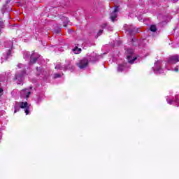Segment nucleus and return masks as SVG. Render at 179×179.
I'll return each instance as SVG.
<instances>
[{
    "label": "nucleus",
    "mask_w": 179,
    "mask_h": 179,
    "mask_svg": "<svg viewBox=\"0 0 179 179\" xmlns=\"http://www.w3.org/2000/svg\"><path fill=\"white\" fill-rule=\"evenodd\" d=\"M18 70L17 73L15 75L14 80L17 82V85H20L21 83L23 82L24 80V76H26V73L23 70V68H24V65L20 64L17 66Z\"/></svg>",
    "instance_id": "1"
},
{
    "label": "nucleus",
    "mask_w": 179,
    "mask_h": 179,
    "mask_svg": "<svg viewBox=\"0 0 179 179\" xmlns=\"http://www.w3.org/2000/svg\"><path fill=\"white\" fill-rule=\"evenodd\" d=\"M178 61H179L178 55H172V56L169 57V58L168 59V62L166 63V69L168 71H170V65H173V64H177V62H178Z\"/></svg>",
    "instance_id": "2"
},
{
    "label": "nucleus",
    "mask_w": 179,
    "mask_h": 179,
    "mask_svg": "<svg viewBox=\"0 0 179 179\" xmlns=\"http://www.w3.org/2000/svg\"><path fill=\"white\" fill-rule=\"evenodd\" d=\"M87 65H89V59L87 58H84L77 63V66H78L80 69H85V68H87Z\"/></svg>",
    "instance_id": "3"
},
{
    "label": "nucleus",
    "mask_w": 179,
    "mask_h": 179,
    "mask_svg": "<svg viewBox=\"0 0 179 179\" xmlns=\"http://www.w3.org/2000/svg\"><path fill=\"white\" fill-rule=\"evenodd\" d=\"M127 54H129V55H127V59L129 61V63L134 64V62H135V61H136V57H135V55H134V50H132L131 49L128 50Z\"/></svg>",
    "instance_id": "4"
},
{
    "label": "nucleus",
    "mask_w": 179,
    "mask_h": 179,
    "mask_svg": "<svg viewBox=\"0 0 179 179\" xmlns=\"http://www.w3.org/2000/svg\"><path fill=\"white\" fill-rule=\"evenodd\" d=\"M162 62L159 60L157 61L154 65L153 70L155 73H163V69L160 68Z\"/></svg>",
    "instance_id": "5"
},
{
    "label": "nucleus",
    "mask_w": 179,
    "mask_h": 179,
    "mask_svg": "<svg viewBox=\"0 0 179 179\" xmlns=\"http://www.w3.org/2000/svg\"><path fill=\"white\" fill-rule=\"evenodd\" d=\"M31 92L29 89L22 90L20 92L22 99H29Z\"/></svg>",
    "instance_id": "6"
},
{
    "label": "nucleus",
    "mask_w": 179,
    "mask_h": 179,
    "mask_svg": "<svg viewBox=\"0 0 179 179\" xmlns=\"http://www.w3.org/2000/svg\"><path fill=\"white\" fill-rule=\"evenodd\" d=\"M20 108H25V114L28 115L30 108V105L27 102H21L20 103Z\"/></svg>",
    "instance_id": "7"
},
{
    "label": "nucleus",
    "mask_w": 179,
    "mask_h": 179,
    "mask_svg": "<svg viewBox=\"0 0 179 179\" xmlns=\"http://www.w3.org/2000/svg\"><path fill=\"white\" fill-rule=\"evenodd\" d=\"M117 12H118V7H115L114 10L110 13V19L112 22H115V19L117 18Z\"/></svg>",
    "instance_id": "8"
},
{
    "label": "nucleus",
    "mask_w": 179,
    "mask_h": 179,
    "mask_svg": "<svg viewBox=\"0 0 179 179\" xmlns=\"http://www.w3.org/2000/svg\"><path fill=\"white\" fill-rule=\"evenodd\" d=\"M27 55H28V57H29L30 59V63L31 64H36V62H37V57H36V55L34 53H31V55L29 53H27Z\"/></svg>",
    "instance_id": "9"
},
{
    "label": "nucleus",
    "mask_w": 179,
    "mask_h": 179,
    "mask_svg": "<svg viewBox=\"0 0 179 179\" xmlns=\"http://www.w3.org/2000/svg\"><path fill=\"white\" fill-rule=\"evenodd\" d=\"M55 69H59L61 71H66V69H69V67L64 66V65H62V64H57L55 66Z\"/></svg>",
    "instance_id": "10"
},
{
    "label": "nucleus",
    "mask_w": 179,
    "mask_h": 179,
    "mask_svg": "<svg viewBox=\"0 0 179 179\" xmlns=\"http://www.w3.org/2000/svg\"><path fill=\"white\" fill-rule=\"evenodd\" d=\"M127 66H128V64L125 63L124 65H119L117 68V71L118 72H122V71H125L127 69Z\"/></svg>",
    "instance_id": "11"
},
{
    "label": "nucleus",
    "mask_w": 179,
    "mask_h": 179,
    "mask_svg": "<svg viewBox=\"0 0 179 179\" xmlns=\"http://www.w3.org/2000/svg\"><path fill=\"white\" fill-rule=\"evenodd\" d=\"M73 52H74V54H80V52H82V49L76 47L73 49Z\"/></svg>",
    "instance_id": "12"
},
{
    "label": "nucleus",
    "mask_w": 179,
    "mask_h": 179,
    "mask_svg": "<svg viewBox=\"0 0 179 179\" xmlns=\"http://www.w3.org/2000/svg\"><path fill=\"white\" fill-rule=\"evenodd\" d=\"M20 103H15V110H14V113H17V111H19L20 110V108H19V106H20Z\"/></svg>",
    "instance_id": "13"
},
{
    "label": "nucleus",
    "mask_w": 179,
    "mask_h": 179,
    "mask_svg": "<svg viewBox=\"0 0 179 179\" xmlns=\"http://www.w3.org/2000/svg\"><path fill=\"white\" fill-rule=\"evenodd\" d=\"M157 28H156V25H151L150 27L151 31L155 32V31H157Z\"/></svg>",
    "instance_id": "14"
},
{
    "label": "nucleus",
    "mask_w": 179,
    "mask_h": 179,
    "mask_svg": "<svg viewBox=\"0 0 179 179\" xmlns=\"http://www.w3.org/2000/svg\"><path fill=\"white\" fill-rule=\"evenodd\" d=\"M9 46H8L7 45H6V47H7L8 48H12L13 43L11 41L8 42Z\"/></svg>",
    "instance_id": "15"
},
{
    "label": "nucleus",
    "mask_w": 179,
    "mask_h": 179,
    "mask_svg": "<svg viewBox=\"0 0 179 179\" xmlns=\"http://www.w3.org/2000/svg\"><path fill=\"white\" fill-rule=\"evenodd\" d=\"M166 101L169 103V104H173V103L174 102V101L170 99L169 98H167Z\"/></svg>",
    "instance_id": "16"
},
{
    "label": "nucleus",
    "mask_w": 179,
    "mask_h": 179,
    "mask_svg": "<svg viewBox=\"0 0 179 179\" xmlns=\"http://www.w3.org/2000/svg\"><path fill=\"white\" fill-rule=\"evenodd\" d=\"M173 71H174V72H178V66L175 67V68L173 69Z\"/></svg>",
    "instance_id": "17"
},
{
    "label": "nucleus",
    "mask_w": 179,
    "mask_h": 179,
    "mask_svg": "<svg viewBox=\"0 0 179 179\" xmlns=\"http://www.w3.org/2000/svg\"><path fill=\"white\" fill-rule=\"evenodd\" d=\"M61 76V75L56 73L55 74V78H59Z\"/></svg>",
    "instance_id": "18"
},
{
    "label": "nucleus",
    "mask_w": 179,
    "mask_h": 179,
    "mask_svg": "<svg viewBox=\"0 0 179 179\" xmlns=\"http://www.w3.org/2000/svg\"><path fill=\"white\" fill-rule=\"evenodd\" d=\"M103 33V30H99V33H98V36H100L101 34Z\"/></svg>",
    "instance_id": "19"
},
{
    "label": "nucleus",
    "mask_w": 179,
    "mask_h": 179,
    "mask_svg": "<svg viewBox=\"0 0 179 179\" xmlns=\"http://www.w3.org/2000/svg\"><path fill=\"white\" fill-rule=\"evenodd\" d=\"M7 55H8V56L10 55V49H9V51H8V52L7 53Z\"/></svg>",
    "instance_id": "20"
},
{
    "label": "nucleus",
    "mask_w": 179,
    "mask_h": 179,
    "mask_svg": "<svg viewBox=\"0 0 179 179\" xmlns=\"http://www.w3.org/2000/svg\"><path fill=\"white\" fill-rule=\"evenodd\" d=\"M177 1H178V0H173V1L174 3L177 2Z\"/></svg>",
    "instance_id": "21"
},
{
    "label": "nucleus",
    "mask_w": 179,
    "mask_h": 179,
    "mask_svg": "<svg viewBox=\"0 0 179 179\" xmlns=\"http://www.w3.org/2000/svg\"><path fill=\"white\" fill-rule=\"evenodd\" d=\"M132 41H134V39H131Z\"/></svg>",
    "instance_id": "22"
}]
</instances>
